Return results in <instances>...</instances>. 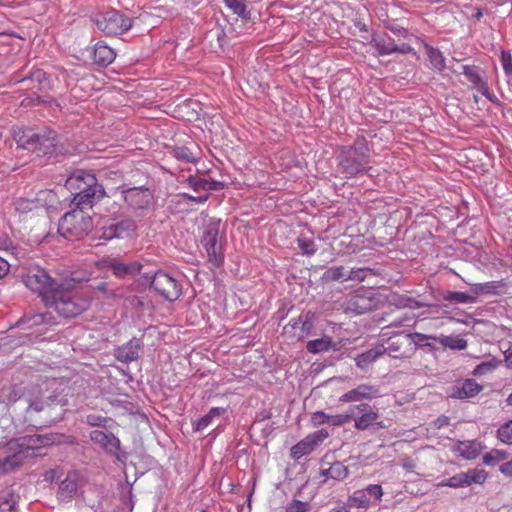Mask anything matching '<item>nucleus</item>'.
I'll return each instance as SVG.
<instances>
[{"label":"nucleus","instance_id":"obj_1","mask_svg":"<svg viewBox=\"0 0 512 512\" xmlns=\"http://www.w3.org/2000/svg\"><path fill=\"white\" fill-rule=\"evenodd\" d=\"M23 283L30 290L37 292L45 305L46 312L24 317L18 323L24 330H32L44 324H57L54 317L72 318L81 314L88 306L74 290L63 284L55 286L54 280L42 268L30 269L23 276Z\"/></svg>","mask_w":512,"mask_h":512},{"label":"nucleus","instance_id":"obj_2","mask_svg":"<svg viewBox=\"0 0 512 512\" xmlns=\"http://www.w3.org/2000/svg\"><path fill=\"white\" fill-rule=\"evenodd\" d=\"M65 187L73 195L72 204L75 207H92L93 204L105 196L102 185L91 172L85 170L74 171L66 180Z\"/></svg>","mask_w":512,"mask_h":512},{"label":"nucleus","instance_id":"obj_3","mask_svg":"<svg viewBox=\"0 0 512 512\" xmlns=\"http://www.w3.org/2000/svg\"><path fill=\"white\" fill-rule=\"evenodd\" d=\"M55 379H42L39 382L28 385H14L8 395L9 402L24 400L28 410L36 412L44 411L50 406V402L54 401L55 396L52 394L45 395L55 384Z\"/></svg>","mask_w":512,"mask_h":512},{"label":"nucleus","instance_id":"obj_4","mask_svg":"<svg viewBox=\"0 0 512 512\" xmlns=\"http://www.w3.org/2000/svg\"><path fill=\"white\" fill-rule=\"evenodd\" d=\"M85 207H80L67 212L59 223V232L69 240L81 239L92 229V219L84 212Z\"/></svg>","mask_w":512,"mask_h":512},{"label":"nucleus","instance_id":"obj_5","mask_svg":"<svg viewBox=\"0 0 512 512\" xmlns=\"http://www.w3.org/2000/svg\"><path fill=\"white\" fill-rule=\"evenodd\" d=\"M56 203V194L52 190L40 191L35 199L19 198L15 201V210L24 218L46 213Z\"/></svg>","mask_w":512,"mask_h":512},{"label":"nucleus","instance_id":"obj_6","mask_svg":"<svg viewBox=\"0 0 512 512\" xmlns=\"http://www.w3.org/2000/svg\"><path fill=\"white\" fill-rule=\"evenodd\" d=\"M220 221L210 220L206 225L201 243L204 246L208 260L214 267H220L224 262L222 238L219 236Z\"/></svg>","mask_w":512,"mask_h":512},{"label":"nucleus","instance_id":"obj_7","mask_svg":"<svg viewBox=\"0 0 512 512\" xmlns=\"http://www.w3.org/2000/svg\"><path fill=\"white\" fill-rule=\"evenodd\" d=\"M95 24L99 30L109 36L121 35L131 29V18L117 10H109L95 17Z\"/></svg>","mask_w":512,"mask_h":512},{"label":"nucleus","instance_id":"obj_8","mask_svg":"<svg viewBox=\"0 0 512 512\" xmlns=\"http://www.w3.org/2000/svg\"><path fill=\"white\" fill-rule=\"evenodd\" d=\"M367 155L354 147L343 148L338 157L339 166L347 177H355L361 173L369 174L371 167H366Z\"/></svg>","mask_w":512,"mask_h":512},{"label":"nucleus","instance_id":"obj_9","mask_svg":"<svg viewBox=\"0 0 512 512\" xmlns=\"http://www.w3.org/2000/svg\"><path fill=\"white\" fill-rule=\"evenodd\" d=\"M150 287L169 302L176 301L182 294L178 281L164 271H158L150 278Z\"/></svg>","mask_w":512,"mask_h":512},{"label":"nucleus","instance_id":"obj_10","mask_svg":"<svg viewBox=\"0 0 512 512\" xmlns=\"http://www.w3.org/2000/svg\"><path fill=\"white\" fill-rule=\"evenodd\" d=\"M383 488L379 484H370L363 489H358L349 496L348 502L356 508H369L381 502L383 497Z\"/></svg>","mask_w":512,"mask_h":512},{"label":"nucleus","instance_id":"obj_11","mask_svg":"<svg viewBox=\"0 0 512 512\" xmlns=\"http://www.w3.org/2000/svg\"><path fill=\"white\" fill-rule=\"evenodd\" d=\"M124 201L133 210H146L153 203V194L148 188L133 187L122 191Z\"/></svg>","mask_w":512,"mask_h":512},{"label":"nucleus","instance_id":"obj_12","mask_svg":"<svg viewBox=\"0 0 512 512\" xmlns=\"http://www.w3.org/2000/svg\"><path fill=\"white\" fill-rule=\"evenodd\" d=\"M54 133L48 132V134L36 133L32 130L24 131L18 136L17 142L24 149L28 150H41L42 147L49 148L54 145Z\"/></svg>","mask_w":512,"mask_h":512},{"label":"nucleus","instance_id":"obj_13","mask_svg":"<svg viewBox=\"0 0 512 512\" xmlns=\"http://www.w3.org/2000/svg\"><path fill=\"white\" fill-rule=\"evenodd\" d=\"M100 263L103 268L111 269L117 278L134 277L140 273L142 268V265L137 261L124 263L117 258L111 257L102 259Z\"/></svg>","mask_w":512,"mask_h":512},{"label":"nucleus","instance_id":"obj_14","mask_svg":"<svg viewBox=\"0 0 512 512\" xmlns=\"http://www.w3.org/2000/svg\"><path fill=\"white\" fill-rule=\"evenodd\" d=\"M376 307V299L370 292L355 293L346 304V311L357 315L372 311Z\"/></svg>","mask_w":512,"mask_h":512},{"label":"nucleus","instance_id":"obj_15","mask_svg":"<svg viewBox=\"0 0 512 512\" xmlns=\"http://www.w3.org/2000/svg\"><path fill=\"white\" fill-rule=\"evenodd\" d=\"M313 324L309 318V315L299 316L293 318L290 322L284 326L283 333L289 336L292 341H300L304 339L312 329Z\"/></svg>","mask_w":512,"mask_h":512},{"label":"nucleus","instance_id":"obj_16","mask_svg":"<svg viewBox=\"0 0 512 512\" xmlns=\"http://www.w3.org/2000/svg\"><path fill=\"white\" fill-rule=\"evenodd\" d=\"M379 396V389L370 384H360L357 387L342 394L339 401L342 403H353L362 400H371Z\"/></svg>","mask_w":512,"mask_h":512},{"label":"nucleus","instance_id":"obj_17","mask_svg":"<svg viewBox=\"0 0 512 512\" xmlns=\"http://www.w3.org/2000/svg\"><path fill=\"white\" fill-rule=\"evenodd\" d=\"M372 46L377 51L378 55H389L392 53L407 54L413 50L410 46L406 44L397 46L395 44V41L388 35L375 36L372 39Z\"/></svg>","mask_w":512,"mask_h":512},{"label":"nucleus","instance_id":"obj_18","mask_svg":"<svg viewBox=\"0 0 512 512\" xmlns=\"http://www.w3.org/2000/svg\"><path fill=\"white\" fill-rule=\"evenodd\" d=\"M90 439L98 444L105 452L119 457V453L121 451V443L119 438H117L112 433H106L100 430H94L90 433Z\"/></svg>","mask_w":512,"mask_h":512},{"label":"nucleus","instance_id":"obj_19","mask_svg":"<svg viewBox=\"0 0 512 512\" xmlns=\"http://www.w3.org/2000/svg\"><path fill=\"white\" fill-rule=\"evenodd\" d=\"M355 411L362 413L360 416L354 418V427L357 430H367L379 418V413L374 411L368 404L352 406L348 413L353 416Z\"/></svg>","mask_w":512,"mask_h":512},{"label":"nucleus","instance_id":"obj_20","mask_svg":"<svg viewBox=\"0 0 512 512\" xmlns=\"http://www.w3.org/2000/svg\"><path fill=\"white\" fill-rule=\"evenodd\" d=\"M352 419V414L343 413L330 415L323 411H316L311 415V423L314 427H318L324 424L332 426H342L349 423Z\"/></svg>","mask_w":512,"mask_h":512},{"label":"nucleus","instance_id":"obj_21","mask_svg":"<svg viewBox=\"0 0 512 512\" xmlns=\"http://www.w3.org/2000/svg\"><path fill=\"white\" fill-rule=\"evenodd\" d=\"M481 450L482 446L476 440L457 441L452 447V452L465 460L475 459Z\"/></svg>","mask_w":512,"mask_h":512},{"label":"nucleus","instance_id":"obj_22","mask_svg":"<svg viewBox=\"0 0 512 512\" xmlns=\"http://www.w3.org/2000/svg\"><path fill=\"white\" fill-rule=\"evenodd\" d=\"M508 284L505 280L490 281L485 283L473 284L471 292L476 295H500L506 293Z\"/></svg>","mask_w":512,"mask_h":512},{"label":"nucleus","instance_id":"obj_23","mask_svg":"<svg viewBox=\"0 0 512 512\" xmlns=\"http://www.w3.org/2000/svg\"><path fill=\"white\" fill-rule=\"evenodd\" d=\"M482 387L473 379H466L453 386L451 396L458 399L474 397Z\"/></svg>","mask_w":512,"mask_h":512},{"label":"nucleus","instance_id":"obj_24","mask_svg":"<svg viewBox=\"0 0 512 512\" xmlns=\"http://www.w3.org/2000/svg\"><path fill=\"white\" fill-rule=\"evenodd\" d=\"M115 58L116 52L106 43L98 42L95 44L93 50L94 64H112Z\"/></svg>","mask_w":512,"mask_h":512},{"label":"nucleus","instance_id":"obj_25","mask_svg":"<svg viewBox=\"0 0 512 512\" xmlns=\"http://www.w3.org/2000/svg\"><path fill=\"white\" fill-rule=\"evenodd\" d=\"M386 348L383 345L369 349L355 358L356 366L362 370L373 364L377 359L383 356Z\"/></svg>","mask_w":512,"mask_h":512},{"label":"nucleus","instance_id":"obj_26","mask_svg":"<svg viewBox=\"0 0 512 512\" xmlns=\"http://www.w3.org/2000/svg\"><path fill=\"white\" fill-rule=\"evenodd\" d=\"M133 229V224L130 221H122L119 223H111L103 228L102 238L111 240L113 238H122Z\"/></svg>","mask_w":512,"mask_h":512},{"label":"nucleus","instance_id":"obj_27","mask_svg":"<svg viewBox=\"0 0 512 512\" xmlns=\"http://www.w3.org/2000/svg\"><path fill=\"white\" fill-rule=\"evenodd\" d=\"M139 351L140 346L136 342L130 341L116 349L115 357L121 362L129 363L138 359Z\"/></svg>","mask_w":512,"mask_h":512},{"label":"nucleus","instance_id":"obj_28","mask_svg":"<svg viewBox=\"0 0 512 512\" xmlns=\"http://www.w3.org/2000/svg\"><path fill=\"white\" fill-rule=\"evenodd\" d=\"M464 75L471 82L472 87L480 91L483 95L489 94L487 83L480 76L477 66H463Z\"/></svg>","mask_w":512,"mask_h":512},{"label":"nucleus","instance_id":"obj_29","mask_svg":"<svg viewBox=\"0 0 512 512\" xmlns=\"http://www.w3.org/2000/svg\"><path fill=\"white\" fill-rule=\"evenodd\" d=\"M188 183L194 191H216L224 188V184L220 181L192 176L188 178Z\"/></svg>","mask_w":512,"mask_h":512},{"label":"nucleus","instance_id":"obj_30","mask_svg":"<svg viewBox=\"0 0 512 512\" xmlns=\"http://www.w3.org/2000/svg\"><path fill=\"white\" fill-rule=\"evenodd\" d=\"M23 453H16L0 460V475L7 474L23 464Z\"/></svg>","mask_w":512,"mask_h":512},{"label":"nucleus","instance_id":"obj_31","mask_svg":"<svg viewBox=\"0 0 512 512\" xmlns=\"http://www.w3.org/2000/svg\"><path fill=\"white\" fill-rule=\"evenodd\" d=\"M443 299L448 302L461 304L475 303L477 301L476 295L473 294L472 292L471 294H469L466 292L458 291H447L443 295Z\"/></svg>","mask_w":512,"mask_h":512},{"label":"nucleus","instance_id":"obj_32","mask_svg":"<svg viewBox=\"0 0 512 512\" xmlns=\"http://www.w3.org/2000/svg\"><path fill=\"white\" fill-rule=\"evenodd\" d=\"M437 342L444 348L451 350H465L467 348V341L458 336H440L437 337Z\"/></svg>","mask_w":512,"mask_h":512},{"label":"nucleus","instance_id":"obj_33","mask_svg":"<svg viewBox=\"0 0 512 512\" xmlns=\"http://www.w3.org/2000/svg\"><path fill=\"white\" fill-rule=\"evenodd\" d=\"M314 450V446L312 445L310 438L306 436L304 439L299 441L297 444L292 446L290 450L291 457L293 459H299Z\"/></svg>","mask_w":512,"mask_h":512},{"label":"nucleus","instance_id":"obj_34","mask_svg":"<svg viewBox=\"0 0 512 512\" xmlns=\"http://www.w3.org/2000/svg\"><path fill=\"white\" fill-rule=\"evenodd\" d=\"M19 495L12 491L6 492L0 498V512H17Z\"/></svg>","mask_w":512,"mask_h":512},{"label":"nucleus","instance_id":"obj_35","mask_svg":"<svg viewBox=\"0 0 512 512\" xmlns=\"http://www.w3.org/2000/svg\"><path fill=\"white\" fill-rule=\"evenodd\" d=\"M331 347H332V339L328 336H325V337H322L319 339H315V340H310L306 346L307 350L313 354L326 352Z\"/></svg>","mask_w":512,"mask_h":512},{"label":"nucleus","instance_id":"obj_36","mask_svg":"<svg viewBox=\"0 0 512 512\" xmlns=\"http://www.w3.org/2000/svg\"><path fill=\"white\" fill-rule=\"evenodd\" d=\"M507 458L508 453L505 450L494 449L483 456V462L486 465H495Z\"/></svg>","mask_w":512,"mask_h":512},{"label":"nucleus","instance_id":"obj_37","mask_svg":"<svg viewBox=\"0 0 512 512\" xmlns=\"http://www.w3.org/2000/svg\"><path fill=\"white\" fill-rule=\"evenodd\" d=\"M464 474L467 481V486L471 485L472 483L482 484L487 479V472L482 469H471Z\"/></svg>","mask_w":512,"mask_h":512},{"label":"nucleus","instance_id":"obj_38","mask_svg":"<svg viewBox=\"0 0 512 512\" xmlns=\"http://www.w3.org/2000/svg\"><path fill=\"white\" fill-rule=\"evenodd\" d=\"M423 53L427 55L431 64H443L444 56L442 52L427 43H423Z\"/></svg>","mask_w":512,"mask_h":512},{"label":"nucleus","instance_id":"obj_39","mask_svg":"<svg viewBox=\"0 0 512 512\" xmlns=\"http://www.w3.org/2000/svg\"><path fill=\"white\" fill-rule=\"evenodd\" d=\"M327 474L333 479L342 480L349 475V470L344 464L337 462L327 470Z\"/></svg>","mask_w":512,"mask_h":512},{"label":"nucleus","instance_id":"obj_40","mask_svg":"<svg viewBox=\"0 0 512 512\" xmlns=\"http://www.w3.org/2000/svg\"><path fill=\"white\" fill-rule=\"evenodd\" d=\"M347 275H348V273L346 272V270L343 266H337V267L329 268L325 272L324 277L331 281H338L341 279L347 281L348 280V279H346Z\"/></svg>","mask_w":512,"mask_h":512},{"label":"nucleus","instance_id":"obj_41","mask_svg":"<svg viewBox=\"0 0 512 512\" xmlns=\"http://www.w3.org/2000/svg\"><path fill=\"white\" fill-rule=\"evenodd\" d=\"M498 439L505 444H512V420L502 425L497 431Z\"/></svg>","mask_w":512,"mask_h":512},{"label":"nucleus","instance_id":"obj_42","mask_svg":"<svg viewBox=\"0 0 512 512\" xmlns=\"http://www.w3.org/2000/svg\"><path fill=\"white\" fill-rule=\"evenodd\" d=\"M298 247L304 254L312 255L316 252V245L314 241L307 237H299L297 239Z\"/></svg>","mask_w":512,"mask_h":512},{"label":"nucleus","instance_id":"obj_43","mask_svg":"<svg viewBox=\"0 0 512 512\" xmlns=\"http://www.w3.org/2000/svg\"><path fill=\"white\" fill-rule=\"evenodd\" d=\"M174 156L178 160L185 161L187 163H194L196 161V158L194 157L193 153L184 146L176 147L174 149Z\"/></svg>","mask_w":512,"mask_h":512},{"label":"nucleus","instance_id":"obj_44","mask_svg":"<svg viewBox=\"0 0 512 512\" xmlns=\"http://www.w3.org/2000/svg\"><path fill=\"white\" fill-rule=\"evenodd\" d=\"M310 508L309 502L295 499L286 506L285 512H309Z\"/></svg>","mask_w":512,"mask_h":512},{"label":"nucleus","instance_id":"obj_45","mask_svg":"<svg viewBox=\"0 0 512 512\" xmlns=\"http://www.w3.org/2000/svg\"><path fill=\"white\" fill-rule=\"evenodd\" d=\"M442 486H448L453 488L465 487L467 486V481L464 473H460L454 475L449 478L447 481L441 483Z\"/></svg>","mask_w":512,"mask_h":512},{"label":"nucleus","instance_id":"obj_46","mask_svg":"<svg viewBox=\"0 0 512 512\" xmlns=\"http://www.w3.org/2000/svg\"><path fill=\"white\" fill-rule=\"evenodd\" d=\"M496 367H497V361H495V360L482 362L474 368L473 375L477 376V375L486 374L488 372H492Z\"/></svg>","mask_w":512,"mask_h":512},{"label":"nucleus","instance_id":"obj_47","mask_svg":"<svg viewBox=\"0 0 512 512\" xmlns=\"http://www.w3.org/2000/svg\"><path fill=\"white\" fill-rule=\"evenodd\" d=\"M371 272L370 269L368 268H356V269H352L346 279H349V280H357V281H364L368 274Z\"/></svg>","mask_w":512,"mask_h":512},{"label":"nucleus","instance_id":"obj_48","mask_svg":"<svg viewBox=\"0 0 512 512\" xmlns=\"http://www.w3.org/2000/svg\"><path fill=\"white\" fill-rule=\"evenodd\" d=\"M226 6L232 10L234 14L243 16L245 13L244 0H224Z\"/></svg>","mask_w":512,"mask_h":512},{"label":"nucleus","instance_id":"obj_49","mask_svg":"<svg viewBox=\"0 0 512 512\" xmlns=\"http://www.w3.org/2000/svg\"><path fill=\"white\" fill-rule=\"evenodd\" d=\"M310 438V441L314 448L322 443L325 439L329 437V432L326 429H320L314 433L307 435Z\"/></svg>","mask_w":512,"mask_h":512},{"label":"nucleus","instance_id":"obj_50","mask_svg":"<svg viewBox=\"0 0 512 512\" xmlns=\"http://www.w3.org/2000/svg\"><path fill=\"white\" fill-rule=\"evenodd\" d=\"M411 339L413 340V342L416 345H427V346H430V344L427 343V340L431 339V340L437 341L436 336H430V335H426V334H422V333H418V332L411 334Z\"/></svg>","mask_w":512,"mask_h":512},{"label":"nucleus","instance_id":"obj_51","mask_svg":"<svg viewBox=\"0 0 512 512\" xmlns=\"http://www.w3.org/2000/svg\"><path fill=\"white\" fill-rule=\"evenodd\" d=\"M211 421L212 418H210L208 414H206L193 423V428L195 431L204 430L206 427L210 425Z\"/></svg>","mask_w":512,"mask_h":512},{"label":"nucleus","instance_id":"obj_52","mask_svg":"<svg viewBox=\"0 0 512 512\" xmlns=\"http://www.w3.org/2000/svg\"><path fill=\"white\" fill-rule=\"evenodd\" d=\"M106 421L107 418L94 414L88 415L86 418L87 424L93 427L102 426Z\"/></svg>","mask_w":512,"mask_h":512},{"label":"nucleus","instance_id":"obj_53","mask_svg":"<svg viewBox=\"0 0 512 512\" xmlns=\"http://www.w3.org/2000/svg\"><path fill=\"white\" fill-rule=\"evenodd\" d=\"M450 423V419L449 417L445 416V415H441L440 417H438L437 419H435L432 423L433 425V428L435 429H442L446 426H448Z\"/></svg>","mask_w":512,"mask_h":512},{"label":"nucleus","instance_id":"obj_54","mask_svg":"<svg viewBox=\"0 0 512 512\" xmlns=\"http://www.w3.org/2000/svg\"><path fill=\"white\" fill-rule=\"evenodd\" d=\"M499 470L502 474L512 477V460L502 464Z\"/></svg>","mask_w":512,"mask_h":512},{"label":"nucleus","instance_id":"obj_55","mask_svg":"<svg viewBox=\"0 0 512 512\" xmlns=\"http://www.w3.org/2000/svg\"><path fill=\"white\" fill-rule=\"evenodd\" d=\"M402 467L408 471H413L416 467V464L410 457H405L402 459Z\"/></svg>","mask_w":512,"mask_h":512},{"label":"nucleus","instance_id":"obj_56","mask_svg":"<svg viewBox=\"0 0 512 512\" xmlns=\"http://www.w3.org/2000/svg\"><path fill=\"white\" fill-rule=\"evenodd\" d=\"M10 269L9 263L2 257H0V278L4 277Z\"/></svg>","mask_w":512,"mask_h":512},{"label":"nucleus","instance_id":"obj_57","mask_svg":"<svg viewBox=\"0 0 512 512\" xmlns=\"http://www.w3.org/2000/svg\"><path fill=\"white\" fill-rule=\"evenodd\" d=\"M225 409L224 408H220V407H213L209 410V412L207 413L208 416L210 418H215V417H219L221 414L225 413Z\"/></svg>","mask_w":512,"mask_h":512},{"label":"nucleus","instance_id":"obj_58","mask_svg":"<svg viewBox=\"0 0 512 512\" xmlns=\"http://www.w3.org/2000/svg\"><path fill=\"white\" fill-rule=\"evenodd\" d=\"M505 361L507 363V366L512 367V343L505 351Z\"/></svg>","mask_w":512,"mask_h":512},{"label":"nucleus","instance_id":"obj_59","mask_svg":"<svg viewBox=\"0 0 512 512\" xmlns=\"http://www.w3.org/2000/svg\"><path fill=\"white\" fill-rule=\"evenodd\" d=\"M186 196L189 200L196 202V203H204L209 198V194H206L204 196H198V197H194V196H190V195H186Z\"/></svg>","mask_w":512,"mask_h":512},{"label":"nucleus","instance_id":"obj_60","mask_svg":"<svg viewBox=\"0 0 512 512\" xmlns=\"http://www.w3.org/2000/svg\"><path fill=\"white\" fill-rule=\"evenodd\" d=\"M501 61H502V64H511V62H512L511 54L508 52L502 51Z\"/></svg>","mask_w":512,"mask_h":512},{"label":"nucleus","instance_id":"obj_61","mask_svg":"<svg viewBox=\"0 0 512 512\" xmlns=\"http://www.w3.org/2000/svg\"><path fill=\"white\" fill-rule=\"evenodd\" d=\"M330 512H350L345 505H340L331 509Z\"/></svg>","mask_w":512,"mask_h":512},{"label":"nucleus","instance_id":"obj_62","mask_svg":"<svg viewBox=\"0 0 512 512\" xmlns=\"http://www.w3.org/2000/svg\"><path fill=\"white\" fill-rule=\"evenodd\" d=\"M483 15H484V11H483V9H482V8H477V9H476V13H475V15H474V18H475V19H477V20H479L480 18H482V17H483Z\"/></svg>","mask_w":512,"mask_h":512},{"label":"nucleus","instance_id":"obj_63","mask_svg":"<svg viewBox=\"0 0 512 512\" xmlns=\"http://www.w3.org/2000/svg\"><path fill=\"white\" fill-rule=\"evenodd\" d=\"M69 486H71V489H72V490L75 488V485H74L72 482H69V483H68V482L64 481V482H62V484H61V488H62V489H69Z\"/></svg>","mask_w":512,"mask_h":512},{"label":"nucleus","instance_id":"obj_64","mask_svg":"<svg viewBox=\"0 0 512 512\" xmlns=\"http://www.w3.org/2000/svg\"><path fill=\"white\" fill-rule=\"evenodd\" d=\"M503 67H504L506 75L512 74V66H503Z\"/></svg>","mask_w":512,"mask_h":512}]
</instances>
